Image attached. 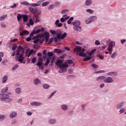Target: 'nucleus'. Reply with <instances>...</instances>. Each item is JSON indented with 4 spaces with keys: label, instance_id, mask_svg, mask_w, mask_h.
<instances>
[{
    "label": "nucleus",
    "instance_id": "412c9836",
    "mask_svg": "<svg viewBox=\"0 0 126 126\" xmlns=\"http://www.w3.org/2000/svg\"><path fill=\"white\" fill-rule=\"evenodd\" d=\"M24 22H27V20H28V16L26 15H24L23 16Z\"/></svg>",
    "mask_w": 126,
    "mask_h": 126
},
{
    "label": "nucleus",
    "instance_id": "7c9ffc66",
    "mask_svg": "<svg viewBox=\"0 0 126 126\" xmlns=\"http://www.w3.org/2000/svg\"><path fill=\"white\" fill-rule=\"evenodd\" d=\"M50 33H51V34H53V35H57V34H58V32H57V31L53 30H50Z\"/></svg>",
    "mask_w": 126,
    "mask_h": 126
},
{
    "label": "nucleus",
    "instance_id": "49530a36",
    "mask_svg": "<svg viewBox=\"0 0 126 126\" xmlns=\"http://www.w3.org/2000/svg\"><path fill=\"white\" fill-rule=\"evenodd\" d=\"M113 51V47L110 46L109 45L108 46V51L109 52H112Z\"/></svg>",
    "mask_w": 126,
    "mask_h": 126
},
{
    "label": "nucleus",
    "instance_id": "4be33fe9",
    "mask_svg": "<svg viewBox=\"0 0 126 126\" xmlns=\"http://www.w3.org/2000/svg\"><path fill=\"white\" fill-rule=\"evenodd\" d=\"M91 59H92V56L87 57L83 59V61L84 62H87L88 61H90V60H91Z\"/></svg>",
    "mask_w": 126,
    "mask_h": 126
},
{
    "label": "nucleus",
    "instance_id": "473e14b6",
    "mask_svg": "<svg viewBox=\"0 0 126 126\" xmlns=\"http://www.w3.org/2000/svg\"><path fill=\"white\" fill-rule=\"evenodd\" d=\"M74 18L73 17H71L68 21H67V24H71V21L73 20Z\"/></svg>",
    "mask_w": 126,
    "mask_h": 126
},
{
    "label": "nucleus",
    "instance_id": "f3484780",
    "mask_svg": "<svg viewBox=\"0 0 126 126\" xmlns=\"http://www.w3.org/2000/svg\"><path fill=\"white\" fill-rule=\"evenodd\" d=\"M33 83L35 84V85H38V84H40L41 83V81L40 79L36 78L34 80Z\"/></svg>",
    "mask_w": 126,
    "mask_h": 126
},
{
    "label": "nucleus",
    "instance_id": "e2e57ef3",
    "mask_svg": "<svg viewBox=\"0 0 126 126\" xmlns=\"http://www.w3.org/2000/svg\"><path fill=\"white\" fill-rule=\"evenodd\" d=\"M16 41H18V39H17V38H14V39H13V40H11V42L12 43H13V42H16Z\"/></svg>",
    "mask_w": 126,
    "mask_h": 126
},
{
    "label": "nucleus",
    "instance_id": "4c0bfd02",
    "mask_svg": "<svg viewBox=\"0 0 126 126\" xmlns=\"http://www.w3.org/2000/svg\"><path fill=\"white\" fill-rule=\"evenodd\" d=\"M90 19H91V21H93L94 20H95V19H97V17H95V16H92Z\"/></svg>",
    "mask_w": 126,
    "mask_h": 126
},
{
    "label": "nucleus",
    "instance_id": "ea45409f",
    "mask_svg": "<svg viewBox=\"0 0 126 126\" xmlns=\"http://www.w3.org/2000/svg\"><path fill=\"white\" fill-rule=\"evenodd\" d=\"M55 61H56V57H55V56H53L52 58V61H51V64L54 63H55Z\"/></svg>",
    "mask_w": 126,
    "mask_h": 126
},
{
    "label": "nucleus",
    "instance_id": "20e7f679",
    "mask_svg": "<svg viewBox=\"0 0 126 126\" xmlns=\"http://www.w3.org/2000/svg\"><path fill=\"white\" fill-rule=\"evenodd\" d=\"M38 38H43V39H45L46 43H48V32H45L43 34L40 33L36 36H34L32 38V40H34L33 41L34 44H37L40 41V39H38Z\"/></svg>",
    "mask_w": 126,
    "mask_h": 126
},
{
    "label": "nucleus",
    "instance_id": "864d4df0",
    "mask_svg": "<svg viewBox=\"0 0 126 126\" xmlns=\"http://www.w3.org/2000/svg\"><path fill=\"white\" fill-rule=\"evenodd\" d=\"M116 56H117V54H116V53H114L111 55V58L112 59H114V58H115V57H116Z\"/></svg>",
    "mask_w": 126,
    "mask_h": 126
},
{
    "label": "nucleus",
    "instance_id": "09e8293b",
    "mask_svg": "<svg viewBox=\"0 0 126 126\" xmlns=\"http://www.w3.org/2000/svg\"><path fill=\"white\" fill-rule=\"evenodd\" d=\"M35 62H36V57H34L32 58V63H35Z\"/></svg>",
    "mask_w": 126,
    "mask_h": 126
},
{
    "label": "nucleus",
    "instance_id": "37998d69",
    "mask_svg": "<svg viewBox=\"0 0 126 126\" xmlns=\"http://www.w3.org/2000/svg\"><path fill=\"white\" fill-rule=\"evenodd\" d=\"M68 11V10H67V9L63 10L61 12V13L62 14H64V13H66V12H67Z\"/></svg>",
    "mask_w": 126,
    "mask_h": 126
},
{
    "label": "nucleus",
    "instance_id": "393cba45",
    "mask_svg": "<svg viewBox=\"0 0 126 126\" xmlns=\"http://www.w3.org/2000/svg\"><path fill=\"white\" fill-rule=\"evenodd\" d=\"M61 108L62 109V110H64V111H65L66 110H67V105L64 104L62 105Z\"/></svg>",
    "mask_w": 126,
    "mask_h": 126
},
{
    "label": "nucleus",
    "instance_id": "603ef678",
    "mask_svg": "<svg viewBox=\"0 0 126 126\" xmlns=\"http://www.w3.org/2000/svg\"><path fill=\"white\" fill-rule=\"evenodd\" d=\"M95 45H96L97 46H99V45H100V41H99V40H96L95 41Z\"/></svg>",
    "mask_w": 126,
    "mask_h": 126
},
{
    "label": "nucleus",
    "instance_id": "e433bc0d",
    "mask_svg": "<svg viewBox=\"0 0 126 126\" xmlns=\"http://www.w3.org/2000/svg\"><path fill=\"white\" fill-rule=\"evenodd\" d=\"M21 18H22V16L21 15V14H19L17 16V20H18V21H20L21 20Z\"/></svg>",
    "mask_w": 126,
    "mask_h": 126
},
{
    "label": "nucleus",
    "instance_id": "0e129e2a",
    "mask_svg": "<svg viewBox=\"0 0 126 126\" xmlns=\"http://www.w3.org/2000/svg\"><path fill=\"white\" fill-rule=\"evenodd\" d=\"M56 92H57V91H55L53 93H52L50 95L49 98H51V97H52V96H54V95H55V94H56Z\"/></svg>",
    "mask_w": 126,
    "mask_h": 126
},
{
    "label": "nucleus",
    "instance_id": "3c124183",
    "mask_svg": "<svg viewBox=\"0 0 126 126\" xmlns=\"http://www.w3.org/2000/svg\"><path fill=\"white\" fill-rule=\"evenodd\" d=\"M29 23L31 25H34V22L32 21V19H30L29 20Z\"/></svg>",
    "mask_w": 126,
    "mask_h": 126
},
{
    "label": "nucleus",
    "instance_id": "58836bf2",
    "mask_svg": "<svg viewBox=\"0 0 126 126\" xmlns=\"http://www.w3.org/2000/svg\"><path fill=\"white\" fill-rule=\"evenodd\" d=\"M86 11L87 12H89L91 14L93 13V12H94V11L90 9H86Z\"/></svg>",
    "mask_w": 126,
    "mask_h": 126
},
{
    "label": "nucleus",
    "instance_id": "ddd939ff",
    "mask_svg": "<svg viewBox=\"0 0 126 126\" xmlns=\"http://www.w3.org/2000/svg\"><path fill=\"white\" fill-rule=\"evenodd\" d=\"M104 82H105V83H111V82H113V79L108 77L104 80Z\"/></svg>",
    "mask_w": 126,
    "mask_h": 126
},
{
    "label": "nucleus",
    "instance_id": "cd10ccee",
    "mask_svg": "<svg viewBox=\"0 0 126 126\" xmlns=\"http://www.w3.org/2000/svg\"><path fill=\"white\" fill-rule=\"evenodd\" d=\"M21 4H23L24 5H30V3L27 1H23L21 2Z\"/></svg>",
    "mask_w": 126,
    "mask_h": 126
},
{
    "label": "nucleus",
    "instance_id": "69168bd1",
    "mask_svg": "<svg viewBox=\"0 0 126 126\" xmlns=\"http://www.w3.org/2000/svg\"><path fill=\"white\" fill-rule=\"evenodd\" d=\"M42 53H37V57H39V58H42Z\"/></svg>",
    "mask_w": 126,
    "mask_h": 126
},
{
    "label": "nucleus",
    "instance_id": "338daca9",
    "mask_svg": "<svg viewBox=\"0 0 126 126\" xmlns=\"http://www.w3.org/2000/svg\"><path fill=\"white\" fill-rule=\"evenodd\" d=\"M98 58H99L100 60H103L104 59V56H103V55H98Z\"/></svg>",
    "mask_w": 126,
    "mask_h": 126
},
{
    "label": "nucleus",
    "instance_id": "a211bd4d",
    "mask_svg": "<svg viewBox=\"0 0 126 126\" xmlns=\"http://www.w3.org/2000/svg\"><path fill=\"white\" fill-rule=\"evenodd\" d=\"M16 116H17V113L15 112H13L10 113V118H11V119H13V118H15Z\"/></svg>",
    "mask_w": 126,
    "mask_h": 126
},
{
    "label": "nucleus",
    "instance_id": "1a4fd4ad",
    "mask_svg": "<svg viewBox=\"0 0 126 126\" xmlns=\"http://www.w3.org/2000/svg\"><path fill=\"white\" fill-rule=\"evenodd\" d=\"M34 54H36V51H35L33 49H32L29 52V50L28 49L26 53V56L27 57H28V58H29L30 57V56H31V55H34Z\"/></svg>",
    "mask_w": 126,
    "mask_h": 126
},
{
    "label": "nucleus",
    "instance_id": "13d9d810",
    "mask_svg": "<svg viewBox=\"0 0 126 126\" xmlns=\"http://www.w3.org/2000/svg\"><path fill=\"white\" fill-rule=\"evenodd\" d=\"M19 66V65H18V64L16 65L14 67L12 68V70H15V69H16Z\"/></svg>",
    "mask_w": 126,
    "mask_h": 126
},
{
    "label": "nucleus",
    "instance_id": "bf43d9fd",
    "mask_svg": "<svg viewBox=\"0 0 126 126\" xmlns=\"http://www.w3.org/2000/svg\"><path fill=\"white\" fill-rule=\"evenodd\" d=\"M4 119V116L0 115V121H2Z\"/></svg>",
    "mask_w": 126,
    "mask_h": 126
},
{
    "label": "nucleus",
    "instance_id": "bb28decb",
    "mask_svg": "<svg viewBox=\"0 0 126 126\" xmlns=\"http://www.w3.org/2000/svg\"><path fill=\"white\" fill-rule=\"evenodd\" d=\"M7 80V76L5 75L2 78V83H5V82Z\"/></svg>",
    "mask_w": 126,
    "mask_h": 126
},
{
    "label": "nucleus",
    "instance_id": "2f4dec72",
    "mask_svg": "<svg viewBox=\"0 0 126 126\" xmlns=\"http://www.w3.org/2000/svg\"><path fill=\"white\" fill-rule=\"evenodd\" d=\"M55 53H57L58 54H61V53H63V51L61 49H55Z\"/></svg>",
    "mask_w": 126,
    "mask_h": 126
},
{
    "label": "nucleus",
    "instance_id": "6e6552de",
    "mask_svg": "<svg viewBox=\"0 0 126 126\" xmlns=\"http://www.w3.org/2000/svg\"><path fill=\"white\" fill-rule=\"evenodd\" d=\"M74 27V30L76 31H80L81 30V27L79 26L80 25V22L79 21H76L73 23Z\"/></svg>",
    "mask_w": 126,
    "mask_h": 126
},
{
    "label": "nucleus",
    "instance_id": "39448f33",
    "mask_svg": "<svg viewBox=\"0 0 126 126\" xmlns=\"http://www.w3.org/2000/svg\"><path fill=\"white\" fill-rule=\"evenodd\" d=\"M74 51V52H77V55L80 56V57H86L87 56L86 54L84 53L85 49L84 48H81L80 46H76L75 47Z\"/></svg>",
    "mask_w": 126,
    "mask_h": 126
},
{
    "label": "nucleus",
    "instance_id": "f8f14e48",
    "mask_svg": "<svg viewBox=\"0 0 126 126\" xmlns=\"http://www.w3.org/2000/svg\"><path fill=\"white\" fill-rule=\"evenodd\" d=\"M32 106H41L42 104L38 101H33L30 103Z\"/></svg>",
    "mask_w": 126,
    "mask_h": 126
},
{
    "label": "nucleus",
    "instance_id": "a18cd8bd",
    "mask_svg": "<svg viewBox=\"0 0 126 126\" xmlns=\"http://www.w3.org/2000/svg\"><path fill=\"white\" fill-rule=\"evenodd\" d=\"M92 66L94 67V68H97L98 65L97 64H95L94 63H93L92 64Z\"/></svg>",
    "mask_w": 126,
    "mask_h": 126
},
{
    "label": "nucleus",
    "instance_id": "a19ab883",
    "mask_svg": "<svg viewBox=\"0 0 126 126\" xmlns=\"http://www.w3.org/2000/svg\"><path fill=\"white\" fill-rule=\"evenodd\" d=\"M92 21L90 19H88L87 20H86V24H89V23H91Z\"/></svg>",
    "mask_w": 126,
    "mask_h": 126
},
{
    "label": "nucleus",
    "instance_id": "f03ea898",
    "mask_svg": "<svg viewBox=\"0 0 126 126\" xmlns=\"http://www.w3.org/2000/svg\"><path fill=\"white\" fill-rule=\"evenodd\" d=\"M67 35V34L66 33V32H64L63 34H62V32H60L57 34V37H55L54 38L52 37L51 38H50L48 43L52 44L54 40L55 43H58V42H59V40H60L61 39H64L66 37Z\"/></svg>",
    "mask_w": 126,
    "mask_h": 126
},
{
    "label": "nucleus",
    "instance_id": "423d86ee",
    "mask_svg": "<svg viewBox=\"0 0 126 126\" xmlns=\"http://www.w3.org/2000/svg\"><path fill=\"white\" fill-rule=\"evenodd\" d=\"M44 31H45V29H44V28H41V29H38L36 31L33 30L30 34V36L27 38L26 41H27V42H30L31 40H32V38H31V37H33L34 36V34H38L40 33V32H42V33H43Z\"/></svg>",
    "mask_w": 126,
    "mask_h": 126
},
{
    "label": "nucleus",
    "instance_id": "6ab92c4d",
    "mask_svg": "<svg viewBox=\"0 0 126 126\" xmlns=\"http://www.w3.org/2000/svg\"><path fill=\"white\" fill-rule=\"evenodd\" d=\"M106 77L104 76H101L96 78L97 81H102V80H104Z\"/></svg>",
    "mask_w": 126,
    "mask_h": 126
},
{
    "label": "nucleus",
    "instance_id": "4468645a",
    "mask_svg": "<svg viewBox=\"0 0 126 126\" xmlns=\"http://www.w3.org/2000/svg\"><path fill=\"white\" fill-rule=\"evenodd\" d=\"M33 19L35 21V23H37V22H40V19L39 18V16H38V15L35 14L33 15Z\"/></svg>",
    "mask_w": 126,
    "mask_h": 126
},
{
    "label": "nucleus",
    "instance_id": "a878e982",
    "mask_svg": "<svg viewBox=\"0 0 126 126\" xmlns=\"http://www.w3.org/2000/svg\"><path fill=\"white\" fill-rule=\"evenodd\" d=\"M6 17H7V15H3V16H0V21H2V20H4V18H6Z\"/></svg>",
    "mask_w": 126,
    "mask_h": 126
},
{
    "label": "nucleus",
    "instance_id": "c9c22d12",
    "mask_svg": "<svg viewBox=\"0 0 126 126\" xmlns=\"http://www.w3.org/2000/svg\"><path fill=\"white\" fill-rule=\"evenodd\" d=\"M49 122L51 124H55V123H56V119H51L49 120Z\"/></svg>",
    "mask_w": 126,
    "mask_h": 126
},
{
    "label": "nucleus",
    "instance_id": "dca6fc26",
    "mask_svg": "<svg viewBox=\"0 0 126 126\" xmlns=\"http://www.w3.org/2000/svg\"><path fill=\"white\" fill-rule=\"evenodd\" d=\"M107 75L109 76H116V75H118V73L117 72H111L108 73Z\"/></svg>",
    "mask_w": 126,
    "mask_h": 126
},
{
    "label": "nucleus",
    "instance_id": "8fccbe9b",
    "mask_svg": "<svg viewBox=\"0 0 126 126\" xmlns=\"http://www.w3.org/2000/svg\"><path fill=\"white\" fill-rule=\"evenodd\" d=\"M46 5H48V1L44 2L42 4V6H46Z\"/></svg>",
    "mask_w": 126,
    "mask_h": 126
},
{
    "label": "nucleus",
    "instance_id": "680f3d73",
    "mask_svg": "<svg viewBox=\"0 0 126 126\" xmlns=\"http://www.w3.org/2000/svg\"><path fill=\"white\" fill-rule=\"evenodd\" d=\"M16 3H14L12 6H11L10 7L11 8H15L16 7Z\"/></svg>",
    "mask_w": 126,
    "mask_h": 126
},
{
    "label": "nucleus",
    "instance_id": "c756f323",
    "mask_svg": "<svg viewBox=\"0 0 126 126\" xmlns=\"http://www.w3.org/2000/svg\"><path fill=\"white\" fill-rule=\"evenodd\" d=\"M15 91L17 94H20V93H21V89L19 88H17Z\"/></svg>",
    "mask_w": 126,
    "mask_h": 126
},
{
    "label": "nucleus",
    "instance_id": "9d476101",
    "mask_svg": "<svg viewBox=\"0 0 126 126\" xmlns=\"http://www.w3.org/2000/svg\"><path fill=\"white\" fill-rule=\"evenodd\" d=\"M9 97L8 95L5 94H0V99H1V101H5L6 99H8Z\"/></svg>",
    "mask_w": 126,
    "mask_h": 126
},
{
    "label": "nucleus",
    "instance_id": "c85d7f7f",
    "mask_svg": "<svg viewBox=\"0 0 126 126\" xmlns=\"http://www.w3.org/2000/svg\"><path fill=\"white\" fill-rule=\"evenodd\" d=\"M123 105H124V102H122L117 105V109H121L122 107H123Z\"/></svg>",
    "mask_w": 126,
    "mask_h": 126
},
{
    "label": "nucleus",
    "instance_id": "0eeeda50",
    "mask_svg": "<svg viewBox=\"0 0 126 126\" xmlns=\"http://www.w3.org/2000/svg\"><path fill=\"white\" fill-rule=\"evenodd\" d=\"M43 57H39L38 59V62L40 63H43V61L45 62L46 60L45 63V65H48V54H47V50L43 51Z\"/></svg>",
    "mask_w": 126,
    "mask_h": 126
},
{
    "label": "nucleus",
    "instance_id": "2eb2a0df",
    "mask_svg": "<svg viewBox=\"0 0 126 126\" xmlns=\"http://www.w3.org/2000/svg\"><path fill=\"white\" fill-rule=\"evenodd\" d=\"M20 35L22 36L24 35H29V32L28 31H23L20 32Z\"/></svg>",
    "mask_w": 126,
    "mask_h": 126
},
{
    "label": "nucleus",
    "instance_id": "4d7b16f0",
    "mask_svg": "<svg viewBox=\"0 0 126 126\" xmlns=\"http://www.w3.org/2000/svg\"><path fill=\"white\" fill-rule=\"evenodd\" d=\"M54 7H55V5H50L49 6V9H52L53 8H54Z\"/></svg>",
    "mask_w": 126,
    "mask_h": 126
},
{
    "label": "nucleus",
    "instance_id": "774afa93",
    "mask_svg": "<svg viewBox=\"0 0 126 126\" xmlns=\"http://www.w3.org/2000/svg\"><path fill=\"white\" fill-rule=\"evenodd\" d=\"M95 52H96V50L94 49L91 51V53L92 55H93V54H94L95 53Z\"/></svg>",
    "mask_w": 126,
    "mask_h": 126
},
{
    "label": "nucleus",
    "instance_id": "9b49d317",
    "mask_svg": "<svg viewBox=\"0 0 126 126\" xmlns=\"http://www.w3.org/2000/svg\"><path fill=\"white\" fill-rule=\"evenodd\" d=\"M29 10L32 13H33V14H35V13H36V12L38 11V9H37V8H33L32 7H30L29 8Z\"/></svg>",
    "mask_w": 126,
    "mask_h": 126
},
{
    "label": "nucleus",
    "instance_id": "b1692460",
    "mask_svg": "<svg viewBox=\"0 0 126 126\" xmlns=\"http://www.w3.org/2000/svg\"><path fill=\"white\" fill-rule=\"evenodd\" d=\"M7 90H8V87H6L4 89H2L1 90V92H2V93H5V92H7Z\"/></svg>",
    "mask_w": 126,
    "mask_h": 126
},
{
    "label": "nucleus",
    "instance_id": "5701e85b",
    "mask_svg": "<svg viewBox=\"0 0 126 126\" xmlns=\"http://www.w3.org/2000/svg\"><path fill=\"white\" fill-rule=\"evenodd\" d=\"M91 3H92V0H87L85 2L86 5H90Z\"/></svg>",
    "mask_w": 126,
    "mask_h": 126
},
{
    "label": "nucleus",
    "instance_id": "5fc2aeb1",
    "mask_svg": "<svg viewBox=\"0 0 126 126\" xmlns=\"http://www.w3.org/2000/svg\"><path fill=\"white\" fill-rule=\"evenodd\" d=\"M43 87L45 89H48V84H43Z\"/></svg>",
    "mask_w": 126,
    "mask_h": 126
},
{
    "label": "nucleus",
    "instance_id": "de8ad7c7",
    "mask_svg": "<svg viewBox=\"0 0 126 126\" xmlns=\"http://www.w3.org/2000/svg\"><path fill=\"white\" fill-rule=\"evenodd\" d=\"M42 64H43V62H38L36 63V65L38 66L39 67L42 66Z\"/></svg>",
    "mask_w": 126,
    "mask_h": 126
},
{
    "label": "nucleus",
    "instance_id": "c03bdc74",
    "mask_svg": "<svg viewBox=\"0 0 126 126\" xmlns=\"http://www.w3.org/2000/svg\"><path fill=\"white\" fill-rule=\"evenodd\" d=\"M104 72H105V71L104 70H99L94 72V73H103Z\"/></svg>",
    "mask_w": 126,
    "mask_h": 126
},
{
    "label": "nucleus",
    "instance_id": "052dcab7",
    "mask_svg": "<svg viewBox=\"0 0 126 126\" xmlns=\"http://www.w3.org/2000/svg\"><path fill=\"white\" fill-rule=\"evenodd\" d=\"M119 112H120V114L124 113V112H125V108H121Z\"/></svg>",
    "mask_w": 126,
    "mask_h": 126
},
{
    "label": "nucleus",
    "instance_id": "7ed1b4c3",
    "mask_svg": "<svg viewBox=\"0 0 126 126\" xmlns=\"http://www.w3.org/2000/svg\"><path fill=\"white\" fill-rule=\"evenodd\" d=\"M20 52L22 53L20 54ZM23 54H24V48L21 46L18 47V49L16 50V55L19 56H17L16 60L18 61L20 63H22L24 60V58L23 57Z\"/></svg>",
    "mask_w": 126,
    "mask_h": 126
},
{
    "label": "nucleus",
    "instance_id": "f257e3e1",
    "mask_svg": "<svg viewBox=\"0 0 126 126\" xmlns=\"http://www.w3.org/2000/svg\"><path fill=\"white\" fill-rule=\"evenodd\" d=\"M63 60H57L55 63L61 68L59 70V73H63V72H65L67 70V67H68V64H72L73 63V61L71 60H67L64 63Z\"/></svg>",
    "mask_w": 126,
    "mask_h": 126
},
{
    "label": "nucleus",
    "instance_id": "79ce46f5",
    "mask_svg": "<svg viewBox=\"0 0 126 126\" xmlns=\"http://www.w3.org/2000/svg\"><path fill=\"white\" fill-rule=\"evenodd\" d=\"M16 48H17V45L15 44L13 45L12 48V51H15V50H16Z\"/></svg>",
    "mask_w": 126,
    "mask_h": 126
},
{
    "label": "nucleus",
    "instance_id": "72a5a7b5",
    "mask_svg": "<svg viewBox=\"0 0 126 126\" xmlns=\"http://www.w3.org/2000/svg\"><path fill=\"white\" fill-rule=\"evenodd\" d=\"M116 44L115 43V42L114 41H111V42L109 43V45L110 47H115Z\"/></svg>",
    "mask_w": 126,
    "mask_h": 126
},
{
    "label": "nucleus",
    "instance_id": "6e6d98bb",
    "mask_svg": "<svg viewBox=\"0 0 126 126\" xmlns=\"http://www.w3.org/2000/svg\"><path fill=\"white\" fill-rule=\"evenodd\" d=\"M0 26L1 27H2V28H5L6 27V25L3 23H1Z\"/></svg>",
    "mask_w": 126,
    "mask_h": 126
},
{
    "label": "nucleus",
    "instance_id": "f704fd0d",
    "mask_svg": "<svg viewBox=\"0 0 126 126\" xmlns=\"http://www.w3.org/2000/svg\"><path fill=\"white\" fill-rule=\"evenodd\" d=\"M30 5H31V6H33V7H35V6H39V5H40V4H37V3H31V4H30Z\"/></svg>",
    "mask_w": 126,
    "mask_h": 126
},
{
    "label": "nucleus",
    "instance_id": "aec40b11",
    "mask_svg": "<svg viewBox=\"0 0 126 126\" xmlns=\"http://www.w3.org/2000/svg\"><path fill=\"white\" fill-rule=\"evenodd\" d=\"M53 56H54V54H53V53L52 52H48V63H50V57H53Z\"/></svg>",
    "mask_w": 126,
    "mask_h": 126
}]
</instances>
